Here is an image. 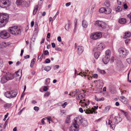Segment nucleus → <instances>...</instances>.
Instances as JSON below:
<instances>
[{"label": "nucleus", "mask_w": 131, "mask_h": 131, "mask_svg": "<svg viewBox=\"0 0 131 131\" xmlns=\"http://www.w3.org/2000/svg\"><path fill=\"white\" fill-rule=\"evenodd\" d=\"M73 123L74 124V127L76 129L79 127V125L81 124L84 126H86L87 125L86 121L80 116H78L74 118Z\"/></svg>", "instance_id": "nucleus-1"}, {"label": "nucleus", "mask_w": 131, "mask_h": 131, "mask_svg": "<svg viewBox=\"0 0 131 131\" xmlns=\"http://www.w3.org/2000/svg\"><path fill=\"white\" fill-rule=\"evenodd\" d=\"M9 19L8 15L7 14L0 13V27L5 26Z\"/></svg>", "instance_id": "nucleus-2"}, {"label": "nucleus", "mask_w": 131, "mask_h": 131, "mask_svg": "<svg viewBox=\"0 0 131 131\" xmlns=\"http://www.w3.org/2000/svg\"><path fill=\"white\" fill-rule=\"evenodd\" d=\"M8 30L10 34L14 35L20 34L21 32V29L16 26L9 27Z\"/></svg>", "instance_id": "nucleus-3"}, {"label": "nucleus", "mask_w": 131, "mask_h": 131, "mask_svg": "<svg viewBox=\"0 0 131 131\" xmlns=\"http://www.w3.org/2000/svg\"><path fill=\"white\" fill-rule=\"evenodd\" d=\"M118 51L119 56L122 58H125L128 54V51L123 48H119Z\"/></svg>", "instance_id": "nucleus-4"}, {"label": "nucleus", "mask_w": 131, "mask_h": 131, "mask_svg": "<svg viewBox=\"0 0 131 131\" xmlns=\"http://www.w3.org/2000/svg\"><path fill=\"white\" fill-rule=\"evenodd\" d=\"M102 36L101 32H96L92 33L90 36V38L92 39L96 40L101 38Z\"/></svg>", "instance_id": "nucleus-5"}, {"label": "nucleus", "mask_w": 131, "mask_h": 131, "mask_svg": "<svg viewBox=\"0 0 131 131\" xmlns=\"http://www.w3.org/2000/svg\"><path fill=\"white\" fill-rule=\"evenodd\" d=\"M0 36L2 38L6 39L10 37V34L6 30H4L0 32Z\"/></svg>", "instance_id": "nucleus-6"}, {"label": "nucleus", "mask_w": 131, "mask_h": 131, "mask_svg": "<svg viewBox=\"0 0 131 131\" xmlns=\"http://www.w3.org/2000/svg\"><path fill=\"white\" fill-rule=\"evenodd\" d=\"M95 24L96 26L103 28H105L106 26V24L105 23L99 20L96 21Z\"/></svg>", "instance_id": "nucleus-7"}, {"label": "nucleus", "mask_w": 131, "mask_h": 131, "mask_svg": "<svg viewBox=\"0 0 131 131\" xmlns=\"http://www.w3.org/2000/svg\"><path fill=\"white\" fill-rule=\"evenodd\" d=\"M75 47V49L77 50V53L79 55H80L82 53L83 51L84 48L83 47L81 46H77L76 43L74 44Z\"/></svg>", "instance_id": "nucleus-8"}, {"label": "nucleus", "mask_w": 131, "mask_h": 131, "mask_svg": "<svg viewBox=\"0 0 131 131\" xmlns=\"http://www.w3.org/2000/svg\"><path fill=\"white\" fill-rule=\"evenodd\" d=\"M9 2V0H0V6L3 8L7 7Z\"/></svg>", "instance_id": "nucleus-9"}, {"label": "nucleus", "mask_w": 131, "mask_h": 131, "mask_svg": "<svg viewBox=\"0 0 131 131\" xmlns=\"http://www.w3.org/2000/svg\"><path fill=\"white\" fill-rule=\"evenodd\" d=\"M105 47L104 44L103 43H101L98 45L96 49L97 50L100 51L103 49Z\"/></svg>", "instance_id": "nucleus-10"}, {"label": "nucleus", "mask_w": 131, "mask_h": 131, "mask_svg": "<svg viewBox=\"0 0 131 131\" xmlns=\"http://www.w3.org/2000/svg\"><path fill=\"white\" fill-rule=\"evenodd\" d=\"M92 109L93 110V111L90 109H89V108H87L86 107V109L84 110V111L85 112V113L87 114H92L93 111H94V109L93 108H92Z\"/></svg>", "instance_id": "nucleus-11"}, {"label": "nucleus", "mask_w": 131, "mask_h": 131, "mask_svg": "<svg viewBox=\"0 0 131 131\" xmlns=\"http://www.w3.org/2000/svg\"><path fill=\"white\" fill-rule=\"evenodd\" d=\"M110 57L105 56L102 59L104 63L105 64H107L110 60Z\"/></svg>", "instance_id": "nucleus-12"}, {"label": "nucleus", "mask_w": 131, "mask_h": 131, "mask_svg": "<svg viewBox=\"0 0 131 131\" xmlns=\"http://www.w3.org/2000/svg\"><path fill=\"white\" fill-rule=\"evenodd\" d=\"M8 80L7 77L6 75L3 77L1 80V82L2 83H4L6 82Z\"/></svg>", "instance_id": "nucleus-13"}, {"label": "nucleus", "mask_w": 131, "mask_h": 131, "mask_svg": "<svg viewBox=\"0 0 131 131\" xmlns=\"http://www.w3.org/2000/svg\"><path fill=\"white\" fill-rule=\"evenodd\" d=\"M8 80H12L14 78V74H13L10 73L7 74L6 75Z\"/></svg>", "instance_id": "nucleus-14"}, {"label": "nucleus", "mask_w": 131, "mask_h": 131, "mask_svg": "<svg viewBox=\"0 0 131 131\" xmlns=\"http://www.w3.org/2000/svg\"><path fill=\"white\" fill-rule=\"evenodd\" d=\"M11 91H7L5 93V96L8 98H11L12 94H11Z\"/></svg>", "instance_id": "nucleus-15"}, {"label": "nucleus", "mask_w": 131, "mask_h": 131, "mask_svg": "<svg viewBox=\"0 0 131 131\" xmlns=\"http://www.w3.org/2000/svg\"><path fill=\"white\" fill-rule=\"evenodd\" d=\"M84 97L83 94L82 93L78 95L76 97V100H81Z\"/></svg>", "instance_id": "nucleus-16"}, {"label": "nucleus", "mask_w": 131, "mask_h": 131, "mask_svg": "<svg viewBox=\"0 0 131 131\" xmlns=\"http://www.w3.org/2000/svg\"><path fill=\"white\" fill-rule=\"evenodd\" d=\"M22 76L21 71H17L16 72V76L17 77L18 79H20Z\"/></svg>", "instance_id": "nucleus-17"}, {"label": "nucleus", "mask_w": 131, "mask_h": 131, "mask_svg": "<svg viewBox=\"0 0 131 131\" xmlns=\"http://www.w3.org/2000/svg\"><path fill=\"white\" fill-rule=\"evenodd\" d=\"M131 36V34L130 32H126L124 34L123 38L124 39L127 38Z\"/></svg>", "instance_id": "nucleus-18"}, {"label": "nucleus", "mask_w": 131, "mask_h": 131, "mask_svg": "<svg viewBox=\"0 0 131 131\" xmlns=\"http://www.w3.org/2000/svg\"><path fill=\"white\" fill-rule=\"evenodd\" d=\"M120 100L124 104H126L127 102V100L124 97L122 96L120 97Z\"/></svg>", "instance_id": "nucleus-19"}, {"label": "nucleus", "mask_w": 131, "mask_h": 131, "mask_svg": "<svg viewBox=\"0 0 131 131\" xmlns=\"http://www.w3.org/2000/svg\"><path fill=\"white\" fill-rule=\"evenodd\" d=\"M118 22L121 24H124L126 23V20L125 18H121L119 19Z\"/></svg>", "instance_id": "nucleus-20"}, {"label": "nucleus", "mask_w": 131, "mask_h": 131, "mask_svg": "<svg viewBox=\"0 0 131 131\" xmlns=\"http://www.w3.org/2000/svg\"><path fill=\"white\" fill-rule=\"evenodd\" d=\"M115 123H116L118 124L120 122L122 121V118L119 117H117L115 118Z\"/></svg>", "instance_id": "nucleus-21"}, {"label": "nucleus", "mask_w": 131, "mask_h": 131, "mask_svg": "<svg viewBox=\"0 0 131 131\" xmlns=\"http://www.w3.org/2000/svg\"><path fill=\"white\" fill-rule=\"evenodd\" d=\"M126 0H117V3L118 5L123 4L126 2Z\"/></svg>", "instance_id": "nucleus-22"}, {"label": "nucleus", "mask_w": 131, "mask_h": 131, "mask_svg": "<svg viewBox=\"0 0 131 131\" xmlns=\"http://www.w3.org/2000/svg\"><path fill=\"white\" fill-rule=\"evenodd\" d=\"M111 9L110 8H105L104 13L106 14H109L111 12Z\"/></svg>", "instance_id": "nucleus-23"}, {"label": "nucleus", "mask_w": 131, "mask_h": 131, "mask_svg": "<svg viewBox=\"0 0 131 131\" xmlns=\"http://www.w3.org/2000/svg\"><path fill=\"white\" fill-rule=\"evenodd\" d=\"M81 103V106L82 107H85L88 105V104H87L86 103V102H83L82 100L80 101L79 102L80 105Z\"/></svg>", "instance_id": "nucleus-24"}, {"label": "nucleus", "mask_w": 131, "mask_h": 131, "mask_svg": "<svg viewBox=\"0 0 131 131\" xmlns=\"http://www.w3.org/2000/svg\"><path fill=\"white\" fill-rule=\"evenodd\" d=\"M82 25L83 27L84 28H86L87 27V23L86 21L84 20L82 21Z\"/></svg>", "instance_id": "nucleus-25"}, {"label": "nucleus", "mask_w": 131, "mask_h": 131, "mask_svg": "<svg viewBox=\"0 0 131 131\" xmlns=\"http://www.w3.org/2000/svg\"><path fill=\"white\" fill-rule=\"evenodd\" d=\"M122 10V8L120 6H119L116 7L115 9V10L117 12H121Z\"/></svg>", "instance_id": "nucleus-26"}, {"label": "nucleus", "mask_w": 131, "mask_h": 131, "mask_svg": "<svg viewBox=\"0 0 131 131\" xmlns=\"http://www.w3.org/2000/svg\"><path fill=\"white\" fill-rule=\"evenodd\" d=\"M111 52L110 50H108L105 51V56L110 57V55Z\"/></svg>", "instance_id": "nucleus-27"}, {"label": "nucleus", "mask_w": 131, "mask_h": 131, "mask_svg": "<svg viewBox=\"0 0 131 131\" xmlns=\"http://www.w3.org/2000/svg\"><path fill=\"white\" fill-rule=\"evenodd\" d=\"M11 94H12V96H11V98L15 97L17 94V92L13 91H11Z\"/></svg>", "instance_id": "nucleus-28"}, {"label": "nucleus", "mask_w": 131, "mask_h": 131, "mask_svg": "<svg viewBox=\"0 0 131 131\" xmlns=\"http://www.w3.org/2000/svg\"><path fill=\"white\" fill-rule=\"evenodd\" d=\"M38 5L34 7V9L33 10V14L34 15H35L38 9Z\"/></svg>", "instance_id": "nucleus-29"}, {"label": "nucleus", "mask_w": 131, "mask_h": 131, "mask_svg": "<svg viewBox=\"0 0 131 131\" xmlns=\"http://www.w3.org/2000/svg\"><path fill=\"white\" fill-rule=\"evenodd\" d=\"M94 96L95 100L97 101H103L104 100V97H102L101 98L98 99L96 95H95Z\"/></svg>", "instance_id": "nucleus-30"}, {"label": "nucleus", "mask_w": 131, "mask_h": 131, "mask_svg": "<svg viewBox=\"0 0 131 131\" xmlns=\"http://www.w3.org/2000/svg\"><path fill=\"white\" fill-rule=\"evenodd\" d=\"M100 53L99 52H95L94 53V57L95 58L97 59L100 55Z\"/></svg>", "instance_id": "nucleus-31"}, {"label": "nucleus", "mask_w": 131, "mask_h": 131, "mask_svg": "<svg viewBox=\"0 0 131 131\" xmlns=\"http://www.w3.org/2000/svg\"><path fill=\"white\" fill-rule=\"evenodd\" d=\"M36 61V60L35 58H33L30 64V66L32 68L33 67L34 65V64Z\"/></svg>", "instance_id": "nucleus-32"}, {"label": "nucleus", "mask_w": 131, "mask_h": 131, "mask_svg": "<svg viewBox=\"0 0 131 131\" xmlns=\"http://www.w3.org/2000/svg\"><path fill=\"white\" fill-rule=\"evenodd\" d=\"M122 112L124 113V114L126 117V118L128 120H129L130 119V118L129 116L127 115V112H124L123 111H121Z\"/></svg>", "instance_id": "nucleus-33"}, {"label": "nucleus", "mask_w": 131, "mask_h": 131, "mask_svg": "<svg viewBox=\"0 0 131 131\" xmlns=\"http://www.w3.org/2000/svg\"><path fill=\"white\" fill-rule=\"evenodd\" d=\"M104 4L107 8L109 7L110 6V3L108 1H106L104 3Z\"/></svg>", "instance_id": "nucleus-34"}, {"label": "nucleus", "mask_w": 131, "mask_h": 131, "mask_svg": "<svg viewBox=\"0 0 131 131\" xmlns=\"http://www.w3.org/2000/svg\"><path fill=\"white\" fill-rule=\"evenodd\" d=\"M4 107L6 108H8L11 107L12 104L10 103H7L5 104L4 105Z\"/></svg>", "instance_id": "nucleus-35"}, {"label": "nucleus", "mask_w": 131, "mask_h": 131, "mask_svg": "<svg viewBox=\"0 0 131 131\" xmlns=\"http://www.w3.org/2000/svg\"><path fill=\"white\" fill-rule=\"evenodd\" d=\"M70 116L68 115L67 116V119L66 120V123H69L70 122Z\"/></svg>", "instance_id": "nucleus-36"}, {"label": "nucleus", "mask_w": 131, "mask_h": 131, "mask_svg": "<svg viewBox=\"0 0 131 131\" xmlns=\"http://www.w3.org/2000/svg\"><path fill=\"white\" fill-rule=\"evenodd\" d=\"M51 68L49 66H47L45 67L44 68V70L47 71L48 72L50 70Z\"/></svg>", "instance_id": "nucleus-37"}, {"label": "nucleus", "mask_w": 131, "mask_h": 131, "mask_svg": "<svg viewBox=\"0 0 131 131\" xmlns=\"http://www.w3.org/2000/svg\"><path fill=\"white\" fill-rule=\"evenodd\" d=\"M105 9V8L104 7H102L99 10V11L100 13H104Z\"/></svg>", "instance_id": "nucleus-38"}, {"label": "nucleus", "mask_w": 131, "mask_h": 131, "mask_svg": "<svg viewBox=\"0 0 131 131\" xmlns=\"http://www.w3.org/2000/svg\"><path fill=\"white\" fill-rule=\"evenodd\" d=\"M50 79H49V78L46 79L45 83H46V85H48L49 84V83L50 82Z\"/></svg>", "instance_id": "nucleus-39"}, {"label": "nucleus", "mask_w": 131, "mask_h": 131, "mask_svg": "<svg viewBox=\"0 0 131 131\" xmlns=\"http://www.w3.org/2000/svg\"><path fill=\"white\" fill-rule=\"evenodd\" d=\"M83 72L84 73H85V75H84L85 76L88 75L90 73V72H89L88 70H86L85 71Z\"/></svg>", "instance_id": "nucleus-40"}, {"label": "nucleus", "mask_w": 131, "mask_h": 131, "mask_svg": "<svg viewBox=\"0 0 131 131\" xmlns=\"http://www.w3.org/2000/svg\"><path fill=\"white\" fill-rule=\"evenodd\" d=\"M115 127V125L114 124H112L111 125L110 128L112 130H114V128Z\"/></svg>", "instance_id": "nucleus-41"}, {"label": "nucleus", "mask_w": 131, "mask_h": 131, "mask_svg": "<svg viewBox=\"0 0 131 131\" xmlns=\"http://www.w3.org/2000/svg\"><path fill=\"white\" fill-rule=\"evenodd\" d=\"M16 3L18 5H20L21 3V2L20 0H17Z\"/></svg>", "instance_id": "nucleus-42"}, {"label": "nucleus", "mask_w": 131, "mask_h": 131, "mask_svg": "<svg viewBox=\"0 0 131 131\" xmlns=\"http://www.w3.org/2000/svg\"><path fill=\"white\" fill-rule=\"evenodd\" d=\"M34 110L36 111H38L39 109V108L37 106H35L34 108Z\"/></svg>", "instance_id": "nucleus-43"}, {"label": "nucleus", "mask_w": 131, "mask_h": 131, "mask_svg": "<svg viewBox=\"0 0 131 131\" xmlns=\"http://www.w3.org/2000/svg\"><path fill=\"white\" fill-rule=\"evenodd\" d=\"M67 104V102H65L63 104L61 105V106H62V107L64 108Z\"/></svg>", "instance_id": "nucleus-44"}, {"label": "nucleus", "mask_w": 131, "mask_h": 131, "mask_svg": "<svg viewBox=\"0 0 131 131\" xmlns=\"http://www.w3.org/2000/svg\"><path fill=\"white\" fill-rule=\"evenodd\" d=\"M110 107H111L110 106H108L105 107V109L107 111V112L108 111L110 108Z\"/></svg>", "instance_id": "nucleus-45"}, {"label": "nucleus", "mask_w": 131, "mask_h": 131, "mask_svg": "<svg viewBox=\"0 0 131 131\" xmlns=\"http://www.w3.org/2000/svg\"><path fill=\"white\" fill-rule=\"evenodd\" d=\"M46 63H50V60L49 59H47L45 61Z\"/></svg>", "instance_id": "nucleus-46"}, {"label": "nucleus", "mask_w": 131, "mask_h": 131, "mask_svg": "<svg viewBox=\"0 0 131 131\" xmlns=\"http://www.w3.org/2000/svg\"><path fill=\"white\" fill-rule=\"evenodd\" d=\"M45 118H46H46H47V120L49 121V122H50V121H52L51 120V117H45Z\"/></svg>", "instance_id": "nucleus-47"}, {"label": "nucleus", "mask_w": 131, "mask_h": 131, "mask_svg": "<svg viewBox=\"0 0 131 131\" xmlns=\"http://www.w3.org/2000/svg\"><path fill=\"white\" fill-rule=\"evenodd\" d=\"M55 49L56 50L59 51H61L62 50L61 49L58 47H55Z\"/></svg>", "instance_id": "nucleus-48"}, {"label": "nucleus", "mask_w": 131, "mask_h": 131, "mask_svg": "<svg viewBox=\"0 0 131 131\" xmlns=\"http://www.w3.org/2000/svg\"><path fill=\"white\" fill-rule=\"evenodd\" d=\"M78 75H81L82 76H83L85 75V73H84L83 72L82 73V72H81L79 74H77Z\"/></svg>", "instance_id": "nucleus-49"}, {"label": "nucleus", "mask_w": 131, "mask_h": 131, "mask_svg": "<svg viewBox=\"0 0 131 131\" xmlns=\"http://www.w3.org/2000/svg\"><path fill=\"white\" fill-rule=\"evenodd\" d=\"M127 61L128 64H130L131 62V59L129 58L127 59Z\"/></svg>", "instance_id": "nucleus-50"}, {"label": "nucleus", "mask_w": 131, "mask_h": 131, "mask_svg": "<svg viewBox=\"0 0 131 131\" xmlns=\"http://www.w3.org/2000/svg\"><path fill=\"white\" fill-rule=\"evenodd\" d=\"M50 94V93L49 92H47L44 94L45 96H48Z\"/></svg>", "instance_id": "nucleus-51"}, {"label": "nucleus", "mask_w": 131, "mask_h": 131, "mask_svg": "<svg viewBox=\"0 0 131 131\" xmlns=\"http://www.w3.org/2000/svg\"><path fill=\"white\" fill-rule=\"evenodd\" d=\"M92 77L95 78H97L98 77V75L97 74H94L93 75Z\"/></svg>", "instance_id": "nucleus-52"}, {"label": "nucleus", "mask_w": 131, "mask_h": 131, "mask_svg": "<svg viewBox=\"0 0 131 131\" xmlns=\"http://www.w3.org/2000/svg\"><path fill=\"white\" fill-rule=\"evenodd\" d=\"M45 119V118H42L41 120V122L43 125L45 124L44 120Z\"/></svg>", "instance_id": "nucleus-53"}, {"label": "nucleus", "mask_w": 131, "mask_h": 131, "mask_svg": "<svg viewBox=\"0 0 131 131\" xmlns=\"http://www.w3.org/2000/svg\"><path fill=\"white\" fill-rule=\"evenodd\" d=\"M59 66L58 65H56L54 67V70H56V69H58L59 68Z\"/></svg>", "instance_id": "nucleus-54"}, {"label": "nucleus", "mask_w": 131, "mask_h": 131, "mask_svg": "<svg viewBox=\"0 0 131 131\" xmlns=\"http://www.w3.org/2000/svg\"><path fill=\"white\" fill-rule=\"evenodd\" d=\"M48 90V88L47 86H45L44 88H43V90L44 91H46Z\"/></svg>", "instance_id": "nucleus-55"}, {"label": "nucleus", "mask_w": 131, "mask_h": 131, "mask_svg": "<svg viewBox=\"0 0 131 131\" xmlns=\"http://www.w3.org/2000/svg\"><path fill=\"white\" fill-rule=\"evenodd\" d=\"M79 111L81 113H82L83 112V111L82 109V108L81 107L79 108Z\"/></svg>", "instance_id": "nucleus-56"}, {"label": "nucleus", "mask_w": 131, "mask_h": 131, "mask_svg": "<svg viewBox=\"0 0 131 131\" xmlns=\"http://www.w3.org/2000/svg\"><path fill=\"white\" fill-rule=\"evenodd\" d=\"M57 40L59 42H61V37L59 36L58 37Z\"/></svg>", "instance_id": "nucleus-57"}, {"label": "nucleus", "mask_w": 131, "mask_h": 131, "mask_svg": "<svg viewBox=\"0 0 131 131\" xmlns=\"http://www.w3.org/2000/svg\"><path fill=\"white\" fill-rule=\"evenodd\" d=\"M49 52L48 51L46 50L45 51L44 54L45 55H47L49 54Z\"/></svg>", "instance_id": "nucleus-58"}, {"label": "nucleus", "mask_w": 131, "mask_h": 131, "mask_svg": "<svg viewBox=\"0 0 131 131\" xmlns=\"http://www.w3.org/2000/svg\"><path fill=\"white\" fill-rule=\"evenodd\" d=\"M71 3L70 2L67 3L66 4V6L67 7H68L69 6L71 5Z\"/></svg>", "instance_id": "nucleus-59"}, {"label": "nucleus", "mask_w": 131, "mask_h": 131, "mask_svg": "<svg viewBox=\"0 0 131 131\" xmlns=\"http://www.w3.org/2000/svg\"><path fill=\"white\" fill-rule=\"evenodd\" d=\"M60 113L61 115H62L64 113V110H61Z\"/></svg>", "instance_id": "nucleus-60"}, {"label": "nucleus", "mask_w": 131, "mask_h": 131, "mask_svg": "<svg viewBox=\"0 0 131 131\" xmlns=\"http://www.w3.org/2000/svg\"><path fill=\"white\" fill-rule=\"evenodd\" d=\"M50 37V34L49 32L47 34V37L48 38H49Z\"/></svg>", "instance_id": "nucleus-61"}, {"label": "nucleus", "mask_w": 131, "mask_h": 131, "mask_svg": "<svg viewBox=\"0 0 131 131\" xmlns=\"http://www.w3.org/2000/svg\"><path fill=\"white\" fill-rule=\"evenodd\" d=\"M130 39H127L125 41V43L127 44L128 43V42L130 41Z\"/></svg>", "instance_id": "nucleus-62"}, {"label": "nucleus", "mask_w": 131, "mask_h": 131, "mask_svg": "<svg viewBox=\"0 0 131 131\" xmlns=\"http://www.w3.org/2000/svg\"><path fill=\"white\" fill-rule=\"evenodd\" d=\"M123 7L125 9H126L128 7L126 4H124Z\"/></svg>", "instance_id": "nucleus-63"}, {"label": "nucleus", "mask_w": 131, "mask_h": 131, "mask_svg": "<svg viewBox=\"0 0 131 131\" xmlns=\"http://www.w3.org/2000/svg\"><path fill=\"white\" fill-rule=\"evenodd\" d=\"M127 16L129 18L130 21H131V13H130Z\"/></svg>", "instance_id": "nucleus-64"}]
</instances>
